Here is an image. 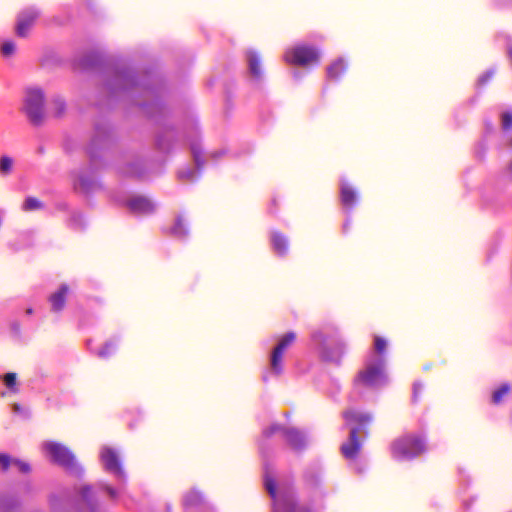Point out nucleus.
Segmentation results:
<instances>
[{
	"instance_id": "1",
	"label": "nucleus",
	"mask_w": 512,
	"mask_h": 512,
	"mask_svg": "<svg viewBox=\"0 0 512 512\" xmlns=\"http://www.w3.org/2000/svg\"><path fill=\"white\" fill-rule=\"evenodd\" d=\"M425 443L414 434L396 438L391 444L392 456L397 460L412 459L424 453Z\"/></svg>"
},
{
	"instance_id": "2",
	"label": "nucleus",
	"mask_w": 512,
	"mask_h": 512,
	"mask_svg": "<svg viewBox=\"0 0 512 512\" xmlns=\"http://www.w3.org/2000/svg\"><path fill=\"white\" fill-rule=\"evenodd\" d=\"M387 377L384 369V361H369L354 378L356 388H374L386 382Z\"/></svg>"
},
{
	"instance_id": "3",
	"label": "nucleus",
	"mask_w": 512,
	"mask_h": 512,
	"mask_svg": "<svg viewBox=\"0 0 512 512\" xmlns=\"http://www.w3.org/2000/svg\"><path fill=\"white\" fill-rule=\"evenodd\" d=\"M313 340L320 346L323 360L338 363L344 353V344L340 339H328L322 332L313 334Z\"/></svg>"
},
{
	"instance_id": "4",
	"label": "nucleus",
	"mask_w": 512,
	"mask_h": 512,
	"mask_svg": "<svg viewBox=\"0 0 512 512\" xmlns=\"http://www.w3.org/2000/svg\"><path fill=\"white\" fill-rule=\"evenodd\" d=\"M24 111L33 125H41L44 121V95L39 89L27 91Z\"/></svg>"
},
{
	"instance_id": "5",
	"label": "nucleus",
	"mask_w": 512,
	"mask_h": 512,
	"mask_svg": "<svg viewBox=\"0 0 512 512\" xmlns=\"http://www.w3.org/2000/svg\"><path fill=\"white\" fill-rule=\"evenodd\" d=\"M284 59L289 64L305 67L319 62V52L312 46L298 45L286 51Z\"/></svg>"
},
{
	"instance_id": "6",
	"label": "nucleus",
	"mask_w": 512,
	"mask_h": 512,
	"mask_svg": "<svg viewBox=\"0 0 512 512\" xmlns=\"http://www.w3.org/2000/svg\"><path fill=\"white\" fill-rule=\"evenodd\" d=\"M343 417L351 428H358L359 433L368 435V427L373 423L374 417L370 413L349 409L343 412Z\"/></svg>"
},
{
	"instance_id": "7",
	"label": "nucleus",
	"mask_w": 512,
	"mask_h": 512,
	"mask_svg": "<svg viewBox=\"0 0 512 512\" xmlns=\"http://www.w3.org/2000/svg\"><path fill=\"white\" fill-rule=\"evenodd\" d=\"M46 450L49 452L52 460L59 465L71 468L74 466V456L69 449L59 443H47Z\"/></svg>"
},
{
	"instance_id": "8",
	"label": "nucleus",
	"mask_w": 512,
	"mask_h": 512,
	"mask_svg": "<svg viewBox=\"0 0 512 512\" xmlns=\"http://www.w3.org/2000/svg\"><path fill=\"white\" fill-rule=\"evenodd\" d=\"M361 448L362 441L359 438V429L351 428L349 437L341 445L340 451L346 459L355 461L361 452Z\"/></svg>"
},
{
	"instance_id": "9",
	"label": "nucleus",
	"mask_w": 512,
	"mask_h": 512,
	"mask_svg": "<svg viewBox=\"0 0 512 512\" xmlns=\"http://www.w3.org/2000/svg\"><path fill=\"white\" fill-rule=\"evenodd\" d=\"M39 16V11L35 8L22 10L17 16L16 34L21 38L28 36L29 29L34 25Z\"/></svg>"
},
{
	"instance_id": "10",
	"label": "nucleus",
	"mask_w": 512,
	"mask_h": 512,
	"mask_svg": "<svg viewBox=\"0 0 512 512\" xmlns=\"http://www.w3.org/2000/svg\"><path fill=\"white\" fill-rule=\"evenodd\" d=\"M100 457L107 471L119 477L123 476V469L119 461V456L115 450L105 447L102 449Z\"/></svg>"
},
{
	"instance_id": "11",
	"label": "nucleus",
	"mask_w": 512,
	"mask_h": 512,
	"mask_svg": "<svg viewBox=\"0 0 512 512\" xmlns=\"http://www.w3.org/2000/svg\"><path fill=\"white\" fill-rule=\"evenodd\" d=\"M130 212L135 215H148L154 212L155 204L148 198L136 196L127 202Z\"/></svg>"
},
{
	"instance_id": "12",
	"label": "nucleus",
	"mask_w": 512,
	"mask_h": 512,
	"mask_svg": "<svg viewBox=\"0 0 512 512\" xmlns=\"http://www.w3.org/2000/svg\"><path fill=\"white\" fill-rule=\"evenodd\" d=\"M283 436L293 450L300 451L306 446L304 435L296 428L283 429Z\"/></svg>"
},
{
	"instance_id": "13",
	"label": "nucleus",
	"mask_w": 512,
	"mask_h": 512,
	"mask_svg": "<svg viewBox=\"0 0 512 512\" xmlns=\"http://www.w3.org/2000/svg\"><path fill=\"white\" fill-rule=\"evenodd\" d=\"M69 291V287L66 284H62L58 291L51 294L49 301L54 312H60L65 307L66 295Z\"/></svg>"
},
{
	"instance_id": "14",
	"label": "nucleus",
	"mask_w": 512,
	"mask_h": 512,
	"mask_svg": "<svg viewBox=\"0 0 512 512\" xmlns=\"http://www.w3.org/2000/svg\"><path fill=\"white\" fill-rule=\"evenodd\" d=\"M340 197L342 204L349 208H352L357 202L356 191L346 182L341 185Z\"/></svg>"
},
{
	"instance_id": "15",
	"label": "nucleus",
	"mask_w": 512,
	"mask_h": 512,
	"mask_svg": "<svg viewBox=\"0 0 512 512\" xmlns=\"http://www.w3.org/2000/svg\"><path fill=\"white\" fill-rule=\"evenodd\" d=\"M347 70V64L343 59L335 60L328 68L327 75L330 80H339Z\"/></svg>"
},
{
	"instance_id": "16",
	"label": "nucleus",
	"mask_w": 512,
	"mask_h": 512,
	"mask_svg": "<svg viewBox=\"0 0 512 512\" xmlns=\"http://www.w3.org/2000/svg\"><path fill=\"white\" fill-rule=\"evenodd\" d=\"M204 503V497L196 489H191L188 491L184 497V506L186 508H195Z\"/></svg>"
},
{
	"instance_id": "17",
	"label": "nucleus",
	"mask_w": 512,
	"mask_h": 512,
	"mask_svg": "<svg viewBox=\"0 0 512 512\" xmlns=\"http://www.w3.org/2000/svg\"><path fill=\"white\" fill-rule=\"evenodd\" d=\"M272 244H273L274 250L278 254H280V255L286 254V252L288 250V240L284 234H282L280 232H274L272 234Z\"/></svg>"
},
{
	"instance_id": "18",
	"label": "nucleus",
	"mask_w": 512,
	"mask_h": 512,
	"mask_svg": "<svg viewBox=\"0 0 512 512\" xmlns=\"http://www.w3.org/2000/svg\"><path fill=\"white\" fill-rule=\"evenodd\" d=\"M247 59L249 64L250 73L255 78H260L262 76V71L260 69V57L254 51H249L247 53Z\"/></svg>"
},
{
	"instance_id": "19",
	"label": "nucleus",
	"mask_w": 512,
	"mask_h": 512,
	"mask_svg": "<svg viewBox=\"0 0 512 512\" xmlns=\"http://www.w3.org/2000/svg\"><path fill=\"white\" fill-rule=\"evenodd\" d=\"M295 340H296V333L288 332L280 338L278 344L274 347V349H276L279 352L284 354L285 350L289 346H291Z\"/></svg>"
},
{
	"instance_id": "20",
	"label": "nucleus",
	"mask_w": 512,
	"mask_h": 512,
	"mask_svg": "<svg viewBox=\"0 0 512 512\" xmlns=\"http://www.w3.org/2000/svg\"><path fill=\"white\" fill-rule=\"evenodd\" d=\"M43 207H44L43 202L33 196L27 197L22 204V210L25 212L40 210Z\"/></svg>"
},
{
	"instance_id": "21",
	"label": "nucleus",
	"mask_w": 512,
	"mask_h": 512,
	"mask_svg": "<svg viewBox=\"0 0 512 512\" xmlns=\"http://www.w3.org/2000/svg\"><path fill=\"white\" fill-rule=\"evenodd\" d=\"M283 353L279 352L276 349H273L271 354V369L276 373L280 374L282 372V360H283Z\"/></svg>"
},
{
	"instance_id": "22",
	"label": "nucleus",
	"mask_w": 512,
	"mask_h": 512,
	"mask_svg": "<svg viewBox=\"0 0 512 512\" xmlns=\"http://www.w3.org/2000/svg\"><path fill=\"white\" fill-rule=\"evenodd\" d=\"M13 168V159L10 156L3 155L0 157V174L8 175Z\"/></svg>"
},
{
	"instance_id": "23",
	"label": "nucleus",
	"mask_w": 512,
	"mask_h": 512,
	"mask_svg": "<svg viewBox=\"0 0 512 512\" xmlns=\"http://www.w3.org/2000/svg\"><path fill=\"white\" fill-rule=\"evenodd\" d=\"M172 234L177 237H184L187 235L185 220L182 217H178L176 219V223L172 228Z\"/></svg>"
},
{
	"instance_id": "24",
	"label": "nucleus",
	"mask_w": 512,
	"mask_h": 512,
	"mask_svg": "<svg viewBox=\"0 0 512 512\" xmlns=\"http://www.w3.org/2000/svg\"><path fill=\"white\" fill-rule=\"evenodd\" d=\"M510 392V386L508 384L501 385L497 390L493 392L492 401L495 404H499L503 397Z\"/></svg>"
},
{
	"instance_id": "25",
	"label": "nucleus",
	"mask_w": 512,
	"mask_h": 512,
	"mask_svg": "<svg viewBox=\"0 0 512 512\" xmlns=\"http://www.w3.org/2000/svg\"><path fill=\"white\" fill-rule=\"evenodd\" d=\"M16 51V44L11 41V40H7L5 42H3L2 46H1V53L4 57H10L12 56Z\"/></svg>"
},
{
	"instance_id": "26",
	"label": "nucleus",
	"mask_w": 512,
	"mask_h": 512,
	"mask_svg": "<svg viewBox=\"0 0 512 512\" xmlns=\"http://www.w3.org/2000/svg\"><path fill=\"white\" fill-rule=\"evenodd\" d=\"M501 127L504 131L512 129V112H504L501 116Z\"/></svg>"
},
{
	"instance_id": "27",
	"label": "nucleus",
	"mask_w": 512,
	"mask_h": 512,
	"mask_svg": "<svg viewBox=\"0 0 512 512\" xmlns=\"http://www.w3.org/2000/svg\"><path fill=\"white\" fill-rule=\"evenodd\" d=\"M386 347H387L386 340L380 336H375L374 348H375L376 353H378L379 355L383 354L386 350Z\"/></svg>"
},
{
	"instance_id": "28",
	"label": "nucleus",
	"mask_w": 512,
	"mask_h": 512,
	"mask_svg": "<svg viewBox=\"0 0 512 512\" xmlns=\"http://www.w3.org/2000/svg\"><path fill=\"white\" fill-rule=\"evenodd\" d=\"M81 495H82L83 499L85 501H87V503L90 506L91 510L94 511L96 509V505L92 504V502L90 501V496L92 495L91 487L90 486H84L81 489Z\"/></svg>"
},
{
	"instance_id": "29",
	"label": "nucleus",
	"mask_w": 512,
	"mask_h": 512,
	"mask_svg": "<svg viewBox=\"0 0 512 512\" xmlns=\"http://www.w3.org/2000/svg\"><path fill=\"white\" fill-rule=\"evenodd\" d=\"M283 429H287V428L283 427L281 425L275 424V425H272L269 428L265 429L263 434L267 438L271 437L275 433H281L283 435Z\"/></svg>"
},
{
	"instance_id": "30",
	"label": "nucleus",
	"mask_w": 512,
	"mask_h": 512,
	"mask_svg": "<svg viewBox=\"0 0 512 512\" xmlns=\"http://www.w3.org/2000/svg\"><path fill=\"white\" fill-rule=\"evenodd\" d=\"M54 115L56 117L61 116L65 111V103L61 99L54 100Z\"/></svg>"
},
{
	"instance_id": "31",
	"label": "nucleus",
	"mask_w": 512,
	"mask_h": 512,
	"mask_svg": "<svg viewBox=\"0 0 512 512\" xmlns=\"http://www.w3.org/2000/svg\"><path fill=\"white\" fill-rule=\"evenodd\" d=\"M4 382L8 388H12L16 384V374L12 372L7 373L4 376Z\"/></svg>"
},
{
	"instance_id": "32",
	"label": "nucleus",
	"mask_w": 512,
	"mask_h": 512,
	"mask_svg": "<svg viewBox=\"0 0 512 512\" xmlns=\"http://www.w3.org/2000/svg\"><path fill=\"white\" fill-rule=\"evenodd\" d=\"M424 389V385L420 382H416L413 386V401L417 402L420 392Z\"/></svg>"
},
{
	"instance_id": "33",
	"label": "nucleus",
	"mask_w": 512,
	"mask_h": 512,
	"mask_svg": "<svg viewBox=\"0 0 512 512\" xmlns=\"http://www.w3.org/2000/svg\"><path fill=\"white\" fill-rule=\"evenodd\" d=\"M12 464L18 468V470L22 473H28L30 471V467L27 463L21 462L19 460L12 461Z\"/></svg>"
},
{
	"instance_id": "34",
	"label": "nucleus",
	"mask_w": 512,
	"mask_h": 512,
	"mask_svg": "<svg viewBox=\"0 0 512 512\" xmlns=\"http://www.w3.org/2000/svg\"><path fill=\"white\" fill-rule=\"evenodd\" d=\"M266 489L268 490L269 494L274 497L276 494V483L273 479H267L265 482Z\"/></svg>"
},
{
	"instance_id": "35",
	"label": "nucleus",
	"mask_w": 512,
	"mask_h": 512,
	"mask_svg": "<svg viewBox=\"0 0 512 512\" xmlns=\"http://www.w3.org/2000/svg\"><path fill=\"white\" fill-rule=\"evenodd\" d=\"M11 462V459L8 455L6 454H0V464L2 466V469L5 471L8 469L9 465H10Z\"/></svg>"
},
{
	"instance_id": "36",
	"label": "nucleus",
	"mask_w": 512,
	"mask_h": 512,
	"mask_svg": "<svg viewBox=\"0 0 512 512\" xmlns=\"http://www.w3.org/2000/svg\"><path fill=\"white\" fill-rule=\"evenodd\" d=\"M112 348H113L112 344H106L104 349L99 352V355L102 357L107 356L110 352L109 350H111Z\"/></svg>"
},
{
	"instance_id": "37",
	"label": "nucleus",
	"mask_w": 512,
	"mask_h": 512,
	"mask_svg": "<svg viewBox=\"0 0 512 512\" xmlns=\"http://www.w3.org/2000/svg\"><path fill=\"white\" fill-rule=\"evenodd\" d=\"M492 76H493L492 72H487L485 75H483L479 79L480 84H485L486 82H488L491 79Z\"/></svg>"
},
{
	"instance_id": "38",
	"label": "nucleus",
	"mask_w": 512,
	"mask_h": 512,
	"mask_svg": "<svg viewBox=\"0 0 512 512\" xmlns=\"http://www.w3.org/2000/svg\"><path fill=\"white\" fill-rule=\"evenodd\" d=\"M289 512H311V510L307 507H300L298 510H296L295 505L291 506Z\"/></svg>"
},
{
	"instance_id": "39",
	"label": "nucleus",
	"mask_w": 512,
	"mask_h": 512,
	"mask_svg": "<svg viewBox=\"0 0 512 512\" xmlns=\"http://www.w3.org/2000/svg\"><path fill=\"white\" fill-rule=\"evenodd\" d=\"M179 177H181V178L185 177L188 180H192L194 178V173L193 172H180Z\"/></svg>"
},
{
	"instance_id": "40",
	"label": "nucleus",
	"mask_w": 512,
	"mask_h": 512,
	"mask_svg": "<svg viewBox=\"0 0 512 512\" xmlns=\"http://www.w3.org/2000/svg\"><path fill=\"white\" fill-rule=\"evenodd\" d=\"M105 490L107 491V493L112 497H116L117 493H116V490L110 486H105Z\"/></svg>"
},
{
	"instance_id": "41",
	"label": "nucleus",
	"mask_w": 512,
	"mask_h": 512,
	"mask_svg": "<svg viewBox=\"0 0 512 512\" xmlns=\"http://www.w3.org/2000/svg\"><path fill=\"white\" fill-rule=\"evenodd\" d=\"M506 173H507V176H508L509 180L512 181V160L510 161V163L506 167Z\"/></svg>"
},
{
	"instance_id": "42",
	"label": "nucleus",
	"mask_w": 512,
	"mask_h": 512,
	"mask_svg": "<svg viewBox=\"0 0 512 512\" xmlns=\"http://www.w3.org/2000/svg\"><path fill=\"white\" fill-rule=\"evenodd\" d=\"M194 157H195V161H196V163H197V166H201L203 163H202V162H200L198 155H197V154H195V155H194Z\"/></svg>"
},
{
	"instance_id": "43",
	"label": "nucleus",
	"mask_w": 512,
	"mask_h": 512,
	"mask_svg": "<svg viewBox=\"0 0 512 512\" xmlns=\"http://www.w3.org/2000/svg\"><path fill=\"white\" fill-rule=\"evenodd\" d=\"M32 313H33V309L32 308L26 309V314L27 315H31Z\"/></svg>"
},
{
	"instance_id": "44",
	"label": "nucleus",
	"mask_w": 512,
	"mask_h": 512,
	"mask_svg": "<svg viewBox=\"0 0 512 512\" xmlns=\"http://www.w3.org/2000/svg\"><path fill=\"white\" fill-rule=\"evenodd\" d=\"M509 55L512 58V48L509 49Z\"/></svg>"
}]
</instances>
